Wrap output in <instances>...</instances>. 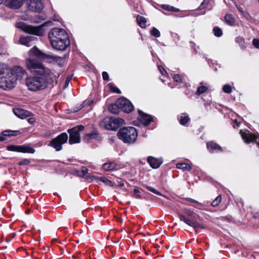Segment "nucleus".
Listing matches in <instances>:
<instances>
[{"mask_svg": "<svg viewBox=\"0 0 259 259\" xmlns=\"http://www.w3.org/2000/svg\"><path fill=\"white\" fill-rule=\"evenodd\" d=\"M84 130V126L79 125L69 129L68 132L69 133V143L70 144L79 143L80 142V132Z\"/></svg>", "mask_w": 259, "mask_h": 259, "instance_id": "423d86ee", "label": "nucleus"}, {"mask_svg": "<svg viewBox=\"0 0 259 259\" xmlns=\"http://www.w3.org/2000/svg\"><path fill=\"white\" fill-rule=\"evenodd\" d=\"M100 180L107 185H109L112 187L113 186V183L105 177H101L100 178Z\"/></svg>", "mask_w": 259, "mask_h": 259, "instance_id": "72a5a7b5", "label": "nucleus"}, {"mask_svg": "<svg viewBox=\"0 0 259 259\" xmlns=\"http://www.w3.org/2000/svg\"><path fill=\"white\" fill-rule=\"evenodd\" d=\"M176 167L178 169H182L184 170L190 171L191 169V166L185 163H179L176 164Z\"/></svg>", "mask_w": 259, "mask_h": 259, "instance_id": "a878e982", "label": "nucleus"}, {"mask_svg": "<svg viewBox=\"0 0 259 259\" xmlns=\"http://www.w3.org/2000/svg\"><path fill=\"white\" fill-rule=\"evenodd\" d=\"M179 218L180 220L184 222L186 224L194 228V229L196 228H201L204 229L205 227L204 226L198 222L193 221L192 220L186 218L185 215L182 214H178Z\"/></svg>", "mask_w": 259, "mask_h": 259, "instance_id": "f8f14e48", "label": "nucleus"}, {"mask_svg": "<svg viewBox=\"0 0 259 259\" xmlns=\"http://www.w3.org/2000/svg\"><path fill=\"white\" fill-rule=\"evenodd\" d=\"M186 200H188V201H191L192 202H193V203H197V204H200V203H199L198 201H197L196 200H195L194 199H193L192 198H187Z\"/></svg>", "mask_w": 259, "mask_h": 259, "instance_id": "603ef678", "label": "nucleus"}, {"mask_svg": "<svg viewBox=\"0 0 259 259\" xmlns=\"http://www.w3.org/2000/svg\"><path fill=\"white\" fill-rule=\"evenodd\" d=\"M207 147L208 150L212 152L222 151V148L219 145L213 142L207 143Z\"/></svg>", "mask_w": 259, "mask_h": 259, "instance_id": "412c9836", "label": "nucleus"}, {"mask_svg": "<svg viewBox=\"0 0 259 259\" xmlns=\"http://www.w3.org/2000/svg\"><path fill=\"white\" fill-rule=\"evenodd\" d=\"M16 84V77L13 71L8 65L0 63V88L10 90L13 88Z\"/></svg>", "mask_w": 259, "mask_h": 259, "instance_id": "7ed1b4c3", "label": "nucleus"}, {"mask_svg": "<svg viewBox=\"0 0 259 259\" xmlns=\"http://www.w3.org/2000/svg\"><path fill=\"white\" fill-rule=\"evenodd\" d=\"M3 1L4 0H0V5L3 3Z\"/></svg>", "mask_w": 259, "mask_h": 259, "instance_id": "4d7b16f0", "label": "nucleus"}, {"mask_svg": "<svg viewBox=\"0 0 259 259\" xmlns=\"http://www.w3.org/2000/svg\"><path fill=\"white\" fill-rule=\"evenodd\" d=\"M239 12L241 13L242 15H243L244 17L247 18V14L244 12L243 10V9L240 7H237Z\"/></svg>", "mask_w": 259, "mask_h": 259, "instance_id": "37998d69", "label": "nucleus"}, {"mask_svg": "<svg viewBox=\"0 0 259 259\" xmlns=\"http://www.w3.org/2000/svg\"><path fill=\"white\" fill-rule=\"evenodd\" d=\"M33 36H28L26 37L21 36L20 38V42L21 44L27 47L31 46V42L33 40Z\"/></svg>", "mask_w": 259, "mask_h": 259, "instance_id": "b1692460", "label": "nucleus"}, {"mask_svg": "<svg viewBox=\"0 0 259 259\" xmlns=\"http://www.w3.org/2000/svg\"><path fill=\"white\" fill-rule=\"evenodd\" d=\"M7 149L10 151H15L22 153H34L35 150L34 148L25 145H9Z\"/></svg>", "mask_w": 259, "mask_h": 259, "instance_id": "1a4fd4ad", "label": "nucleus"}, {"mask_svg": "<svg viewBox=\"0 0 259 259\" xmlns=\"http://www.w3.org/2000/svg\"><path fill=\"white\" fill-rule=\"evenodd\" d=\"M30 163V160L27 159H24L22 160V161H20L18 164L20 165H28Z\"/></svg>", "mask_w": 259, "mask_h": 259, "instance_id": "a19ab883", "label": "nucleus"}, {"mask_svg": "<svg viewBox=\"0 0 259 259\" xmlns=\"http://www.w3.org/2000/svg\"><path fill=\"white\" fill-rule=\"evenodd\" d=\"M88 169L85 166H82L81 170L78 172V175L82 178H87Z\"/></svg>", "mask_w": 259, "mask_h": 259, "instance_id": "c756f323", "label": "nucleus"}, {"mask_svg": "<svg viewBox=\"0 0 259 259\" xmlns=\"http://www.w3.org/2000/svg\"><path fill=\"white\" fill-rule=\"evenodd\" d=\"M71 78H72V76H69L66 78V81L65 83V85H64L65 88L68 87V86L69 85V83L70 81L71 80Z\"/></svg>", "mask_w": 259, "mask_h": 259, "instance_id": "09e8293b", "label": "nucleus"}, {"mask_svg": "<svg viewBox=\"0 0 259 259\" xmlns=\"http://www.w3.org/2000/svg\"><path fill=\"white\" fill-rule=\"evenodd\" d=\"M225 19L226 23L228 25L230 26H233L234 25L235 21L232 15L230 14L226 15Z\"/></svg>", "mask_w": 259, "mask_h": 259, "instance_id": "cd10ccee", "label": "nucleus"}, {"mask_svg": "<svg viewBox=\"0 0 259 259\" xmlns=\"http://www.w3.org/2000/svg\"><path fill=\"white\" fill-rule=\"evenodd\" d=\"M189 119L190 118L187 114L183 113L181 116L180 122L181 124L185 125L188 122Z\"/></svg>", "mask_w": 259, "mask_h": 259, "instance_id": "c85d7f7f", "label": "nucleus"}, {"mask_svg": "<svg viewBox=\"0 0 259 259\" xmlns=\"http://www.w3.org/2000/svg\"><path fill=\"white\" fill-rule=\"evenodd\" d=\"M68 139V135L66 133H63L53 139L48 145L53 147L57 151H59L62 148V145L67 142Z\"/></svg>", "mask_w": 259, "mask_h": 259, "instance_id": "39448f33", "label": "nucleus"}, {"mask_svg": "<svg viewBox=\"0 0 259 259\" xmlns=\"http://www.w3.org/2000/svg\"><path fill=\"white\" fill-rule=\"evenodd\" d=\"M200 84H202L201 83ZM207 90V87H206L205 85H201L200 87H199L197 88L196 94L197 95H200V94H202V93H205Z\"/></svg>", "mask_w": 259, "mask_h": 259, "instance_id": "2f4dec72", "label": "nucleus"}, {"mask_svg": "<svg viewBox=\"0 0 259 259\" xmlns=\"http://www.w3.org/2000/svg\"><path fill=\"white\" fill-rule=\"evenodd\" d=\"M183 210L185 213L188 216H192L195 213L194 211H191L187 208H184Z\"/></svg>", "mask_w": 259, "mask_h": 259, "instance_id": "ea45409f", "label": "nucleus"}, {"mask_svg": "<svg viewBox=\"0 0 259 259\" xmlns=\"http://www.w3.org/2000/svg\"><path fill=\"white\" fill-rule=\"evenodd\" d=\"M139 112V119L145 125H147L152 121V118L149 115L145 114L140 110Z\"/></svg>", "mask_w": 259, "mask_h": 259, "instance_id": "2eb2a0df", "label": "nucleus"}, {"mask_svg": "<svg viewBox=\"0 0 259 259\" xmlns=\"http://www.w3.org/2000/svg\"><path fill=\"white\" fill-rule=\"evenodd\" d=\"M112 91L114 92V93H120V90L116 88V87H114L112 89Z\"/></svg>", "mask_w": 259, "mask_h": 259, "instance_id": "864d4df0", "label": "nucleus"}, {"mask_svg": "<svg viewBox=\"0 0 259 259\" xmlns=\"http://www.w3.org/2000/svg\"><path fill=\"white\" fill-rule=\"evenodd\" d=\"M28 122L32 124L35 122V119L34 118L31 117L28 119Z\"/></svg>", "mask_w": 259, "mask_h": 259, "instance_id": "3c124183", "label": "nucleus"}, {"mask_svg": "<svg viewBox=\"0 0 259 259\" xmlns=\"http://www.w3.org/2000/svg\"><path fill=\"white\" fill-rule=\"evenodd\" d=\"M26 213H27L28 214L30 213V211L29 210L26 211Z\"/></svg>", "mask_w": 259, "mask_h": 259, "instance_id": "6e6d98bb", "label": "nucleus"}, {"mask_svg": "<svg viewBox=\"0 0 259 259\" xmlns=\"http://www.w3.org/2000/svg\"><path fill=\"white\" fill-rule=\"evenodd\" d=\"M13 112L16 116L21 119L25 118L30 114L29 111L21 108H14Z\"/></svg>", "mask_w": 259, "mask_h": 259, "instance_id": "dca6fc26", "label": "nucleus"}, {"mask_svg": "<svg viewBox=\"0 0 259 259\" xmlns=\"http://www.w3.org/2000/svg\"><path fill=\"white\" fill-rule=\"evenodd\" d=\"M27 5L29 10L35 12H40L44 8L41 0H28Z\"/></svg>", "mask_w": 259, "mask_h": 259, "instance_id": "9b49d317", "label": "nucleus"}, {"mask_svg": "<svg viewBox=\"0 0 259 259\" xmlns=\"http://www.w3.org/2000/svg\"><path fill=\"white\" fill-rule=\"evenodd\" d=\"M147 161L153 168H158L162 163V160L161 159L156 158L152 156L147 158Z\"/></svg>", "mask_w": 259, "mask_h": 259, "instance_id": "f3484780", "label": "nucleus"}, {"mask_svg": "<svg viewBox=\"0 0 259 259\" xmlns=\"http://www.w3.org/2000/svg\"><path fill=\"white\" fill-rule=\"evenodd\" d=\"M214 34L216 36L219 37L222 35V30L219 27H214L213 28Z\"/></svg>", "mask_w": 259, "mask_h": 259, "instance_id": "e433bc0d", "label": "nucleus"}, {"mask_svg": "<svg viewBox=\"0 0 259 259\" xmlns=\"http://www.w3.org/2000/svg\"><path fill=\"white\" fill-rule=\"evenodd\" d=\"M103 168L105 170L110 171L117 170L120 168V166L114 162H109L104 163Z\"/></svg>", "mask_w": 259, "mask_h": 259, "instance_id": "aec40b11", "label": "nucleus"}, {"mask_svg": "<svg viewBox=\"0 0 259 259\" xmlns=\"http://www.w3.org/2000/svg\"><path fill=\"white\" fill-rule=\"evenodd\" d=\"M104 121L108 123L105 128L113 131L117 130L119 126L124 124V120L120 118L105 119Z\"/></svg>", "mask_w": 259, "mask_h": 259, "instance_id": "6e6552de", "label": "nucleus"}, {"mask_svg": "<svg viewBox=\"0 0 259 259\" xmlns=\"http://www.w3.org/2000/svg\"><path fill=\"white\" fill-rule=\"evenodd\" d=\"M240 134L242 138L246 143L256 142L257 137L250 133L247 130H240Z\"/></svg>", "mask_w": 259, "mask_h": 259, "instance_id": "ddd939ff", "label": "nucleus"}, {"mask_svg": "<svg viewBox=\"0 0 259 259\" xmlns=\"http://www.w3.org/2000/svg\"><path fill=\"white\" fill-rule=\"evenodd\" d=\"M83 140L86 142L90 143L94 140H100V137L98 133L95 131L92 133L86 134Z\"/></svg>", "mask_w": 259, "mask_h": 259, "instance_id": "6ab92c4d", "label": "nucleus"}, {"mask_svg": "<svg viewBox=\"0 0 259 259\" xmlns=\"http://www.w3.org/2000/svg\"><path fill=\"white\" fill-rule=\"evenodd\" d=\"M19 134L18 131H5L3 132V135L0 136V141L6 140L5 136H16Z\"/></svg>", "mask_w": 259, "mask_h": 259, "instance_id": "5701e85b", "label": "nucleus"}, {"mask_svg": "<svg viewBox=\"0 0 259 259\" xmlns=\"http://www.w3.org/2000/svg\"><path fill=\"white\" fill-rule=\"evenodd\" d=\"M29 56L25 60V65L33 76L26 79V85L28 90L32 92L43 90L48 87L50 81L56 80L59 75H55L51 69L35 59L43 60L46 57L37 48L34 47L29 51Z\"/></svg>", "mask_w": 259, "mask_h": 259, "instance_id": "f257e3e1", "label": "nucleus"}, {"mask_svg": "<svg viewBox=\"0 0 259 259\" xmlns=\"http://www.w3.org/2000/svg\"><path fill=\"white\" fill-rule=\"evenodd\" d=\"M11 69L13 71V74L15 76L16 81L18 78H22L26 74L25 70L21 66H16Z\"/></svg>", "mask_w": 259, "mask_h": 259, "instance_id": "4468645a", "label": "nucleus"}, {"mask_svg": "<svg viewBox=\"0 0 259 259\" xmlns=\"http://www.w3.org/2000/svg\"><path fill=\"white\" fill-rule=\"evenodd\" d=\"M48 36L52 47L58 50H65L70 45L66 31L62 28H55L50 31Z\"/></svg>", "mask_w": 259, "mask_h": 259, "instance_id": "f03ea898", "label": "nucleus"}, {"mask_svg": "<svg viewBox=\"0 0 259 259\" xmlns=\"http://www.w3.org/2000/svg\"><path fill=\"white\" fill-rule=\"evenodd\" d=\"M221 201V196L219 195L214 200L211 202V206L215 207L219 205Z\"/></svg>", "mask_w": 259, "mask_h": 259, "instance_id": "473e14b6", "label": "nucleus"}, {"mask_svg": "<svg viewBox=\"0 0 259 259\" xmlns=\"http://www.w3.org/2000/svg\"><path fill=\"white\" fill-rule=\"evenodd\" d=\"M253 45L256 48L259 49V39L257 38H254L252 40Z\"/></svg>", "mask_w": 259, "mask_h": 259, "instance_id": "c03bdc74", "label": "nucleus"}, {"mask_svg": "<svg viewBox=\"0 0 259 259\" xmlns=\"http://www.w3.org/2000/svg\"><path fill=\"white\" fill-rule=\"evenodd\" d=\"M146 188L150 191L154 193L155 194L158 195H161V194L160 192H159L158 191L156 190L155 189H154L153 187H151L150 186H146Z\"/></svg>", "mask_w": 259, "mask_h": 259, "instance_id": "4c0bfd02", "label": "nucleus"}, {"mask_svg": "<svg viewBox=\"0 0 259 259\" xmlns=\"http://www.w3.org/2000/svg\"><path fill=\"white\" fill-rule=\"evenodd\" d=\"M102 77L104 80L108 81L109 80V75L107 72L104 71L102 73Z\"/></svg>", "mask_w": 259, "mask_h": 259, "instance_id": "a18cd8bd", "label": "nucleus"}, {"mask_svg": "<svg viewBox=\"0 0 259 259\" xmlns=\"http://www.w3.org/2000/svg\"><path fill=\"white\" fill-rule=\"evenodd\" d=\"M117 183L120 187H122L124 186V183L121 181H118Z\"/></svg>", "mask_w": 259, "mask_h": 259, "instance_id": "5fc2aeb1", "label": "nucleus"}, {"mask_svg": "<svg viewBox=\"0 0 259 259\" xmlns=\"http://www.w3.org/2000/svg\"><path fill=\"white\" fill-rule=\"evenodd\" d=\"M137 21L138 25L141 28L146 27V19L143 16L138 15L137 17Z\"/></svg>", "mask_w": 259, "mask_h": 259, "instance_id": "393cba45", "label": "nucleus"}, {"mask_svg": "<svg viewBox=\"0 0 259 259\" xmlns=\"http://www.w3.org/2000/svg\"><path fill=\"white\" fill-rule=\"evenodd\" d=\"M158 68L160 72V73L162 75H165L167 74L166 71L165 70V69L163 68V67L161 66H158Z\"/></svg>", "mask_w": 259, "mask_h": 259, "instance_id": "de8ad7c7", "label": "nucleus"}, {"mask_svg": "<svg viewBox=\"0 0 259 259\" xmlns=\"http://www.w3.org/2000/svg\"><path fill=\"white\" fill-rule=\"evenodd\" d=\"M166 9L170 11L178 12L179 9L175 8L172 6H167Z\"/></svg>", "mask_w": 259, "mask_h": 259, "instance_id": "49530a36", "label": "nucleus"}, {"mask_svg": "<svg viewBox=\"0 0 259 259\" xmlns=\"http://www.w3.org/2000/svg\"><path fill=\"white\" fill-rule=\"evenodd\" d=\"M24 0H6V5L14 9L19 8L22 5Z\"/></svg>", "mask_w": 259, "mask_h": 259, "instance_id": "a211bd4d", "label": "nucleus"}, {"mask_svg": "<svg viewBox=\"0 0 259 259\" xmlns=\"http://www.w3.org/2000/svg\"><path fill=\"white\" fill-rule=\"evenodd\" d=\"M223 91L226 93L230 94L232 92V88L230 85L226 84L224 85Z\"/></svg>", "mask_w": 259, "mask_h": 259, "instance_id": "c9c22d12", "label": "nucleus"}, {"mask_svg": "<svg viewBox=\"0 0 259 259\" xmlns=\"http://www.w3.org/2000/svg\"><path fill=\"white\" fill-rule=\"evenodd\" d=\"M45 58L44 59H45L46 58H50L54 62H56L57 63L59 66H62L64 63V59L63 58H61L60 57H58L57 56H53V55H47L45 54Z\"/></svg>", "mask_w": 259, "mask_h": 259, "instance_id": "4be33fe9", "label": "nucleus"}, {"mask_svg": "<svg viewBox=\"0 0 259 259\" xmlns=\"http://www.w3.org/2000/svg\"><path fill=\"white\" fill-rule=\"evenodd\" d=\"M151 34L155 37H158L160 35L159 31L155 28H153V29L151 30Z\"/></svg>", "mask_w": 259, "mask_h": 259, "instance_id": "f704fd0d", "label": "nucleus"}, {"mask_svg": "<svg viewBox=\"0 0 259 259\" xmlns=\"http://www.w3.org/2000/svg\"><path fill=\"white\" fill-rule=\"evenodd\" d=\"M235 41L237 43H238L240 47L242 49H244L246 47V46L245 45L244 39L242 37H241V36L237 37L235 39Z\"/></svg>", "mask_w": 259, "mask_h": 259, "instance_id": "7c9ffc66", "label": "nucleus"}, {"mask_svg": "<svg viewBox=\"0 0 259 259\" xmlns=\"http://www.w3.org/2000/svg\"><path fill=\"white\" fill-rule=\"evenodd\" d=\"M117 104L124 112L128 113L134 109V106L132 103L125 98H121L117 100Z\"/></svg>", "mask_w": 259, "mask_h": 259, "instance_id": "9d476101", "label": "nucleus"}, {"mask_svg": "<svg viewBox=\"0 0 259 259\" xmlns=\"http://www.w3.org/2000/svg\"><path fill=\"white\" fill-rule=\"evenodd\" d=\"M134 192L135 194L136 195V197L137 198L141 199L142 198L141 196L140 195V192L138 189L135 188L134 190Z\"/></svg>", "mask_w": 259, "mask_h": 259, "instance_id": "79ce46f5", "label": "nucleus"}, {"mask_svg": "<svg viewBox=\"0 0 259 259\" xmlns=\"http://www.w3.org/2000/svg\"><path fill=\"white\" fill-rule=\"evenodd\" d=\"M119 105L117 104V103L116 102L115 104H113L109 106L108 110L109 111L113 113V114H117L119 112Z\"/></svg>", "mask_w": 259, "mask_h": 259, "instance_id": "bb28decb", "label": "nucleus"}, {"mask_svg": "<svg viewBox=\"0 0 259 259\" xmlns=\"http://www.w3.org/2000/svg\"><path fill=\"white\" fill-rule=\"evenodd\" d=\"M208 0H204L203 2L201 3L200 7L202 8H204L205 6L208 4Z\"/></svg>", "mask_w": 259, "mask_h": 259, "instance_id": "8fccbe9b", "label": "nucleus"}, {"mask_svg": "<svg viewBox=\"0 0 259 259\" xmlns=\"http://www.w3.org/2000/svg\"><path fill=\"white\" fill-rule=\"evenodd\" d=\"M49 23H50V22H47L40 26H32L23 24L22 29L25 32L28 33L41 36L43 34L42 27Z\"/></svg>", "mask_w": 259, "mask_h": 259, "instance_id": "0eeeda50", "label": "nucleus"}, {"mask_svg": "<svg viewBox=\"0 0 259 259\" xmlns=\"http://www.w3.org/2000/svg\"><path fill=\"white\" fill-rule=\"evenodd\" d=\"M85 102H84L83 103V104H82V107H81V108H82V107L84 106V104H85Z\"/></svg>", "mask_w": 259, "mask_h": 259, "instance_id": "13d9d810", "label": "nucleus"}, {"mask_svg": "<svg viewBox=\"0 0 259 259\" xmlns=\"http://www.w3.org/2000/svg\"><path fill=\"white\" fill-rule=\"evenodd\" d=\"M174 80L177 82H181L183 80L182 77L179 74H176L173 77Z\"/></svg>", "mask_w": 259, "mask_h": 259, "instance_id": "58836bf2", "label": "nucleus"}, {"mask_svg": "<svg viewBox=\"0 0 259 259\" xmlns=\"http://www.w3.org/2000/svg\"><path fill=\"white\" fill-rule=\"evenodd\" d=\"M117 136L124 143L133 144L137 138L138 133L136 129L133 127H125L119 130Z\"/></svg>", "mask_w": 259, "mask_h": 259, "instance_id": "20e7f679", "label": "nucleus"}]
</instances>
